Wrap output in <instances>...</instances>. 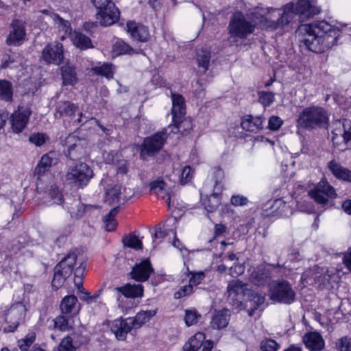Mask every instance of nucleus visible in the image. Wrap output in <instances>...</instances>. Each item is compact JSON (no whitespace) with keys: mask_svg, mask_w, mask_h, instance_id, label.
<instances>
[{"mask_svg":"<svg viewBox=\"0 0 351 351\" xmlns=\"http://www.w3.org/2000/svg\"><path fill=\"white\" fill-rule=\"evenodd\" d=\"M13 88L12 84L5 80H0V99L3 101L10 102L12 101Z\"/></svg>","mask_w":351,"mask_h":351,"instance_id":"obj_33","label":"nucleus"},{"mask_svg":"<svg viewBox=\"0 0 351 351\" xmlns=\"http://www.w3.org/2000/svg\"><path fill=\"white\" fill-rule=\"evenodd\" d=\"M92 70L97 75L105 77L108 79L112 78L114 74V66L110 63H104L103 64L92 68Z\"/></svg>","mask_w":351,"mask_h":351,"instance_id":"obj_41","label":"nucleus"},{"mask_svg":"<svg viewBox=\"0 0 351 351\" xmlns=\"http://www.w3.org/2000/svg\"><path fill=\"white\" fill-rule=\"evenodd\" d=\"M124 246L134 250H141L143 248L142 241L134 234H130L125 236L122 239Z\"/></svg>","mask_w":351,"mask_h":351,"instance_id":"obj_42","label":"nucleus"},{"mask_svg":"<svg viewBox=\"0 0 351 351\" xmlns=\"http://www.w3.org/2000/svg\"><path fill=\"white\" fill-rule=\"evenodd\" d=\"M329 123V115L324 108L312 105L304 108L298 115L296 125L298 128L308 131L326 128Z\"/></svg>","mask_w":351,"mask_h":351,"instance_id":"obj_5","label":"nucleus"},{"mask_svg":"<svg viewBox=\"0 0 351 351\" xmlns=\"http://www.w3.org/2000/svg\"><path fill=\"white\" fill-rule=\"evenodd\" d=\"M204 278V274L202 272L193 274L189 280V284L191 285L192 287L197 285L202 282V280H203Z\"/></svg>","mask_w":351,"mask_h":351,"instance_id":"obj_63","label":"nucleus"},{"mask_svg":"<svg viewBox=\"0 0 351 351\" xmlns=\"http://www.w3.org/2000/svg\"><path fill=\"white\" fill-rule=\"evenodd\" d=\"M157 310L141 311L135 317H130L134 328H138L155 316Z\"/></svg>","mask_w":351,"mask_h":351,"instance_id":"obj_27","label":"nucleus"},{"mask_svg":"<svg viewBox=\"0 0 351 351\" xmlns=\"http://www.w3.org/2000/svg\"><path fill=\"white\" fill-rule=\"evenodd\" d=\"M78 110V106L69 101H60L57 104L56 116L62 117L63 116L72 117Z\"/></svg>","mask_w":351,"mask_h":351,"instance_id":"obj_26","label":"nucleus"},{"mask_svg":"<svg viewBox=\"0 0 351 351\" xmlns=\"http://www.w3.org/2000/svg\"><path fill=\"white\" fill-rule=\"evenodd\" d=\"M61 71L64 85H73L77 83V77L75 69L69 63L62 66Z\"/></svg>","mask_w":351,"mask_h":351,"instance_id":"obj_29","label":"nucleus"},{"mask_svg":"<svg viewBox=\"0 0 351 351\" xmlns=\"http://www.w3.org/2000/svg\"><path fill=\"white\" fill-rule=\"evenodd\" d=\"M167 139V130H163L146 137L141 146L140 158L145 160L158 153L164 146Z\"/></svg>","mask_w":351,"mask_h":351,"instance_id":"obj_7","label":"nucleus"},{"mask_svg":"<svg viewBox=\"0 0 351 351\" xmlns=\"http://www.w3.org/2000/svg\"><path fill=\"white\" fill-rule=\"evenodd\" d=\"M270 298L277 302L290 304L295 301V293L289 282L278 281L271 286Z\"/></svg>","mask_w":351,"mask_h":351,"instance_id":"obj_8","label":"nucleus"},{"mask_svg":"<svg viewBox=\"0 0 351 351\" xmlns=\"http://www.w3.org/2000/svg\"><path fill=\"white\" fill-rule=\"evenodd\" d=\"M47 139V136L45 134L41 133L32 134L29 138V141L36 146H42L45 143Z\"/></svg>","mask_w":351,"mask_h":351,"instance_id":"obj_53","label":"nucleus"},{"mask_svg":"<svg viewBox=\"0 0 351 351\" xmlns=\"http://www.w3.org/2000/svg\"><path fill=\"white\" fill-rule=\"evenodd\" d=\"M93 119L95 121V123L98 125V127H99V128L103 131L104 133L106 134H109L110 130L104 127L103 125H101L98 119L93 118V117L91 115L84 114L82 112H80L79 113V117L75 120V122L77 123L84 124L86 123L88 120Z\"/></svg>","mask_w":351,"mask_h":351,"instance_id":"obj_47","label":"nucleus"},{"mask_svg":"<svg viewBox=\"0 0 351 351\" xmlns=\"http://www.w3.org/2000/svg\"><path fill=\"white\" fill-rule=\"evenodd\" d=\"M154 271L149 260H143L136 264L132 268L130 276L132 279L138 282H145L148 280L151 273Z\"/></svg>","mask_w":351,"mask_h":351,"instance_id":"obj_18","label":"nucleus"},{"mask_svg":"<svg viewBox=\"0 0 351 351\" xmlns=\"http://www.w3.org/2000/svg\"><path fill=\"white\" fill-rule=\"evenodd\" d=\"M247 202V198L243 195H234L231 197V204L235 206H243L246 205Z\"/></svg>","mask_w":351,"mask_h":351,"instance_id":"obj_61","label":"nucleus"},{"mask_svg":"<svg viewBox=\"0 0 351 351\" xmlns=\"http://www.w3.org/2000/svg\"><path fill=\"white\" fill-rule=\"evenodd\" d=\"M328 167L337 178L351 182V171L348 169L343 168L335 160H331L328 163Z\"/></svg>","mask_w":351,"mask_h":351,"instance_id":"obj_24","label":"nucleus"},{"mask_svg":"<svg viewBox=\"0 0 351 351\" xmlns=\"http://www.w3.org/2000/svg\"><path fill=\"white\" fill-rule=\"evenodd\" d=\"M203 204L208 212H213L219 205V197L216 194H212L204 199Z\"/></svg>","mask_w":351,"mask_h":351,"instance_id":"obj_45","label":"nucleus"},{"mask_svg":"<svg viewBox=\"0 0 351 351\" xmlns=\"http://www.w3.org/2000/svg\"><path fill=\"white\" fill-rule=\"evenodd\" d=\"M205 340V335L202 332H197L184 344V349H189L192 351H197L202 346L203 341Z\"/></svg>","mask_w":351,"mask_h":351,"instance_id":"obj_34","label":"nucleus"},{"mask_svg":"<svg viewBox=\"0 0 351 351\" xmlns=\"http://www.w3.org/2000/svg\"><path fill=\"white\" fill-rule=\"evenodd\" d=\"M87 143L75 135L69 134L65 140L66 156L71 160L81 158L86 154Z\"/></svg>","mask_w":351,"mask_h":351,"instance_id":"obj_10","label":"nucleus"},{"mask_svg":"<svg viewBox=\"0 0 351 351\" xmlns=\"http://www.w3.org/2000/svg\"><path fill=\"white\" fill-rule=\"evenodd\" d=\"M121 186L116 184L106 192L105 201L109 204L118 203L120 200Z\"/></svg>","mask_w":351,"mask_h":351,"instance_id":"obj_39","label":"nucleus"},{"mask_svg":"<svg viewBox=\"0 0 351 351\" xmlns=\"http://www.w3.org/2000/svg\"><path fill=\"white\" fill-rule=\"evenodd\" d=\"M320 9L315 5L313 0H295L284 7L283 12L280 10H268L265 19L267 27L271 30L282 28L291 22L295 16L301 21H306L319 14Z\"/></svg>","mask_w":351,"mask_h":351,"instance_id":"obj_2","label":"nucleus"},{"mask_svg":"<svg viewBox=\"0 0 351 351\" xmlns=\"http://www.w3.org/2000/svg\"><path fill=\"white\" fill-rule=\"evenodd\" d=\"M35 339V333L27 334L23 339L18 341V346L21 351H27Z\"/></svg>","mask_w":351,"mask_h":351,"instance_id":"obj_48","label":"nucleus"},{"mask_svg":"<svg viewBox=\"0 0 351 351\" xmlns=\"http://www.w3.org/2000/svg\"><path fill=\"white\" fill-rule=\"evenodd\" d=\"M93 176V171L87 164L79 162L69 168L65 177L69 184L82 189Z\"/></svg>","mask_w":351,"mask_h":351,"instance_id":"obj_6","label":"nucleus"},{"mask_svg":"<svg viewBox=\"0 0 351 351\" xmlns=\"http://www.w3.org/2000/svg\"><path fill=\"white\" fill-rule=\"evenodd\" d=\"M36 191L39 193H48L49 197L53 201V203L60 204L62 202L63 196L62 193L56 186L45 187L43 180L39 178L36 182Z\"/></svg>","mask_w":351,"mask_h":351,"instance_id":"obj_21","label":"nucleus"},{"mask_svg":"<svg viewBox=\"0 0 351 351\" xmlns=\"http://www.w3.org/2000/svg\"><path fill=\"white\" fill-rule=\"evenodd\" d=\"M263 119L261 117L247 115L242 121L241 126L243 130L256 132L263 128Z\"/></svg>","mask_w":351,"mask_h":351,"instance_id":"obj_25","label":"nucleus"},{"mask_svg":"<svg viewBox=\"0 0 351 351\" xmlns=\"http://www.w3.org/2000/svg\"><path fill=\"white\" fill-rule=\"evenodd\" d=\"M280 346L273 339H265L261 342V348L263 351H277Z\"/></svg>","mask_w":351,"mask_h":351,"instance_id":"obj_52","label":"nucleus"},{"mask_svg":"<svg viewBox=\"0 0 351 351\" xmlns=\"http://www.w3.org/2000/svg\"><path fill=\"white\" fill-rule=\"evenodd\" d=\"M201 315L199 314L196 310H186L184 322L187 326H193L197 323L198 319L200 318Z\"/></svg>","mask_w":351,"mask_h":351,"instance_id":"obj_49","label":"nucleus"},{"mask_svg":"<svg viewBox=\"0 0 351 351\" xmlns=\"http://www.w3.org/2000/svg\"><path fill=\"white\" fill-rule=\"evenodd\" d=\"M244 272V266L239 261L234 263L233 265L229 268V274L232 277L238 276Z\"/></svg>","mask_w":351,"mask_h":351,"instance_id":"obj_59","label":"nucleus"},{"mask_svg":"<svg viewBox=\"0 0 351 351\" xmlns=\"http://www.w3.org/2000/svg\"><path fill=\"white\" fill-rule=\"evenodd\" d=\"M77 255L75 252H69L56 266L64 271V275H71L77 263Z\"/></svg>","mask_w":351,"mask_h":351,"instance_id":"obj_23","label":"nucleus"},{"mask_svg":"<svg viewBox=\"0 0 351 351\" xmlns=\"http://www.w3.org/2000/svg\"><path fill=\"white\" fill-rule=\"evenodd\" d=\"M166 184L162 180H156L150 184V189L156 194L162 195V198L165 199L168 205L171 203V196L166 192Z\"/></svg>","mask_w":351,"mask_h":351,"instance_id":"obj_35","label":"nucleus"},{"mask_svg":"<svg viewBox=\"0 0 351 351\" xmlns=\"http://www.w3.org/2000/svg\"><path fill=\"white\" fill-rule=\"evenodd\" d=\"M343 263L348 269L351 271V248L344 254Z\"/></svg>","mask_w":351,"mask_h":351,"instance_id":"obj_64","label":"nucleus"},{"mask_svg":"<svg viewBox=\"0 0 351 351\" xmlns=\"http://www.w3.org/2000/svg\"><path fill=\"white\" fill-rule=\"evenodd\" d=\"M172 119L176 128L180 131V125L182 123V119L186 114V108L184 100L182 95L172 94Z\"/></svg>","mask_w":351,"mask_h":351,"instance_id":"obj_16","label":"nucleus"},{"mask_svg":"<svg viewBox=\"0 0 351 351\" xmlns=\"http://www.w3.org/2000/svg\"><path fill=\"white\" fill-rule=\"evenodd\" d=\"M110 327L111 332L119 341L125 340L127 335L134 328L131 319L129 317L117 319L111 322Z\"/></svg>","mask_w":351,"mask_h":351,"instance_id":"obj_17","label":"nucleus"},{"mask_svg":"<svg viewBox=\"0 0 351 351\" xmlns=\"http://www.w3.org/2000/svg\"><path fill=\"white\" fill-rule=\"evenodd\" d=\"M53 162V159L49 154L43 156L35 169V173L39 176L43 175L51 167Z\"/></svg>","mask_w":351,"mask_h":351,"instance_id":"obj_36","label":"nucleus"},{"mask_svg":"<svg viewBox=\"0 0 351 351\" xmlns=\"http://www.w3.org/2000/svg\"><path fill=\"white\" fill-rule=\"evenodd\" d=\"M120 13L114 3H110L108 6L98 9L97 19L103 26H110L116 23L119 19Z\"/></svg>","mask_w":351,"mask_h":351,"instance_id":"obj_15","label":"nucleus"},{"mask_svg":"<svg viewBox=\"0 0 351 351\" xmlns=\"http://www.w3.org/2000/svg\"><path fill=\"white\" fill-rule=\"evenodd\" d=\"M69 212L72 217H74L77 219L81 218L85 213V206L78 202L76 205V208H70Z\"/></svg>","mask_w":351,"mask_h":351,"instance_id":"obj_55","label":"nucleus"},{"mask_svg":"<svg viewBox=\"0 0 351 351\" xmlns=\"http://www.w3.org/2000/svg\"><path fill=\"white\" fill-rule=\"evenodd\" d=\"M110 293L116 298L118 302H121V297L123 295V291L121 287H110L108 288Z\"/></svg>","mask_w":351,"mask_h":351,"instance_id":"obj_62","label":"nucleus"},{"mask_svg":"<svg viewBox=\"0 0 351 351\" xmlns=\"http://www.w3.org/2000/svg\"><path fill=\"white\" fill-rule=\"evenodd\" d=\"M303 341L306 347L311 351H322L324 348V340L322 335L317 332L305 334L303 337Z\"/></svg>","mask_w":351,"mask_h":351,"instance_id":"obj_20","label":"nucleus"},{"mask_svg":"<svg viewBox=\"0 0 351 351\" xmlns=\"http://www.w3.org/2000/svg\"><path fill=\"white\" fill-rule=\"evenodd\" d=\"M283 121L277 116H272L268 121L269 128L271 130H278L282 125Z\"/></svg>","mask_w":351,"mask_h":351,"instance_id":"obj_57","label":"nucleus"},{"mask_svg":"<svg viewBox=\"0 0 351 351\" xmlns=\"http://www.w3.org/2000/svg\"><path fill=\"white\" fill-rule=\"evenodd\" d=\"M41 58L47 64L60 65L64 59L63 45L56 42L48 44L43 49Z\"/></svg>","mask_w":351,"mask_h":351,"instance_id":"obj_13","label":"nucleus"},{"mask_svg":"<svg viewBox=\"0 0 351 351\" xmlns=\"http://www.w3.org/2000/svg\"><path fill=\"white\" fill-rule=\"evenodd\" d=\"M55 327L62 331H67L69 329L67 319L64 316H59L54 320Z\"/></svg>","mask_w":351,"mask_h":351,"instance_id":"obj_54","label":"nucleus"},{"mask_svg":"<svg viewBox=\"0 0 351 351\" xmlns=\"http://www.w3.org/2000/svg\"><path fill=\"white\" fill-rule=\"evenodd\" d=\"M310 196L318 204H327L329 198H335V189L326 180H322L313 190L309 191Z\"/></svg>","mask_w":351,"mask_h":351,"instance_id":"obj_11","label":"nucleus"},{"mask_svg":"<svg viewBox=\"0 0 351 351\" xmlns=\"http://www.w3.org/2000/svg\"><path fill=\"white\" fill-rule=\"evenodd\" d=\"M32 111L29 108L19 106L10 117L11 128L13 132L19 134L26 128Z\"/></svg>","mask_w":351,"mask_h":351,"instance_id":"obj_14","label":"nucleus"},{"mask_svg":"<svg viewBox=\"0 0 351 351\" xmlns=\"http://www.w3.org/2000/svg\"><path fill=\"white\" fill-rule=\"evenodd\" d=\"M258 101L265 107L269 106L274 101V94L272 92L259 91Z\"/></svg>","mask_w":351,"mask_h":351,"instance_id":"obj_50","label":"nucleus"},{"mask_svg":"<svg viewBox=\"0 0 351 351\" xmlns=\"http://www.w3.org/2000/svg\"><path fill=\"white\" fill-rule=\"evenodd\" d=\"M333 127L332 141L334 145H337L339 137L343 136L344 145L339 149L351 148V121L347 119L337 120L333 123Z\"/></svg>","mask_w":351,"mask_h":351,"instance_id":"obj_9","label":"nucleus"},{"mask_svg":"<svg viewBox=\"0 0 351 351\" xmlns=\"http://www.w3.org/2000/svg\"><path fill=\"white\" fill-rule=\"evenodd\" d=\"M227 293L230 303L239 311L246 309L250 317L254 315V311L264 303L265 300L264 295L248 289L247 285L239 280H232L229 282Z\"/></svg>","mask_w":351,"mask_h":351,"instance_id":"obj_3","label":"nucleus"},{"mask_svg":"<svg viewBox=\"0 0 351 351\" xmlns=\"http://www.w3.org/2000/svg\"><path fill=\"white\" fill-rule=\"evenodd\" d=\"M77 302V299L73 295L65 296L62 300L60 304V308L62 312L64 314L71 313L73 309L75 307Z\"/></svg>","mask_w":351,"mask_h":351,"instance_id":"obj_40","label":"nucleus"},{"mask_svg":"<svg viewBox=\"0 0 351 351\" xmlns=\"http://www.w3.org/2000/svg\"><path fill=\"white\" fill-rule=\"evenodd\" d=\"M121 287L123 291V295L128 298L141 297L143 293V286L141 285H132L127 284Z\"/></svg>","mask_w":351,"mask_h":351,"instance_id":"obj_32","label":"nucleus"},{"mask_svg":"<svg viewBox=\"0 0 351 351\" xmlns=\"http://www.w3.org/2000/svg\"><path fill=\"white\" fill-rule=\"evenodd\" d=\"M64 271L61 269H59L57 266L55 267V272L53 275V278L52 280V287L55 289H58L61 287L64 283L66 278H68L71 275H64Z\"/></svg>","mask_w":351,"mask_h":351,"instance_id":"obj_43","label":"nucleus"},{"mask_svg":"<svg viewBox=\"0 0 351 351\" xmlns=\"http://www.w3.org/2000/svg\"><path fill=\"white\" fill-rule=\"evenodd\" d=\"M230 312L228 309H223L215 313L213 316L211 326L213 328L221 329L226 328L229 323Z\"/></svg>","mask_w":351,"mask_h":351,"instance_id":"obj_22","label":"nucleus"},{"mask_svg":"<svg viewBox=\"0 0 351 351\" xmlns=\"http://www.w3.org/2000/svg\"><path fill=\"white\" fill-rule=\"evenodd\" d=\"M193 292V287L191 285H184L182 287L179 291H176L174 294L176 298L179 299L182 297L190 295Z\"/></svg>","mask_w":351,"mask_h":351,"instance_id":"obj_60","label":"nucleus"},{"mask_svg":"<svg viewBox=\"0 0 351 351\" xmlns=\"http://www.w3.org/2000/svg\"><path fill=\"white\" fill-rule=\"evenodd\" d=\"M339 351H351V339L347 337L341 338L337 343Z\"/></svg>","mask_w":351,"mask_h":351,"instance_id":"obj_56","label":"nucleus"},{"mask_svg":"<svg viewBox=\"0 0 351 351\" xmlns=\"http://www.w3.org/2000/svg\"><path fill=\"white\" fill-rule=\"evenodd\" d=\"M26 36L25 22L14 19L10 24V31L6 38L8 45L19 46L25 40Z\"/></svg>","mask_w":351,"mask_h":351,"instance_id":"obj_12","label":"nucleus"},{"mask_svg":"<svg viewBox=\"0 0 351 351\" xmlns=\"http://www.w3.org/2000/svg\"><path fill=\"white\" fill-rule=\"evenodd\" d=\"M70 34L73 45L81 49L93 47L91 40L87 36L78 32H74Z\"/></svg>","mask_w":351,"mask_h":351,"instance_id":"obj_30","label":"nucleus"},{"mask_svg":"<svg viewBox=\"0 0 351 351\" xmlns=\"http://www.w3.org/2000/svg\"><path fill=\"white\" fill-rule=\"evenodd\" d=\"M210 57V51L206 49H202L197 53L198 66L202 68L204 72L208 69Z\"/></svg>","mask_w":351,"mask_h":351,"instance_id":"obj_37","label":"nucleus"},{"mask_svg":"<svg viewBox=\"0 0 351 351\" xmlns=\"http://www.w3.org/2000/svg\"><path fill=\"white\" fill-rule=\"evenodd\" d=\"M192 178V170L190 166H185L182 171L180 176V183L185 184L188 183Z\"/></svg>","mask_w":351,"mask_h":351,"instance_id":"obj_58","label":"nucleus"},{"mask_svg":"<svg viewBox=\"0 0 351 351\" xmlns=\"http://www.w3.org/2000/svg\"><path fill=\"white\" fill-rule=\"evenodd\" d=\"M112 56L117 57L123 54H133L135 50L123 40H117L112 46Z\"/></svg>","mask_w":351,"mask_h":351,"instance_id":"obj_31","label":"nucleus"},{"mask_svg":"<svg viewBox=\"0 0 351 351\" xmlns=\"http://www.w3.org/2000/svg\"><path fill=\"white\" fill-rule=\"evenodd\" d=\"M127 30L131 37L138 41L146 42L149 36L147 27L134 21H128L127 23Z\"/></svg>","mask_w":351,"mask_h":351,"instance_id":"obj_19","label":"nucleus"},{"mask_svg":"<svg viewBox=\"0 0 351 351\" xmlns=\"http://www.w3.org/2000/svg\"><path fill=\"white\" fill-rule=\"evenodd\" d=\"M51 17L60 30L64 32L65 34H71V25L68 21L63 19L59 15L56 14H51Z\"/></svg>","mask_w":351,"mask_h":351,"instance_id":"obj_44","label":"nucleus"},{"mask_svg":"<svg viewBox=\"0 0 351 351\" xmlns=\"http://www.w3.org/2000/svg\"><path fill=\"white\" fill-rule=\"evenodd\" d=\"M257 14L258 10L252 12L250 14H247V15H244L239 12L234 13L228 25V30L230 34V38L235 42L237 41V38L241 39L247 38L254 31L258 21L263 23L264 26L267 29V25L268 23H266L265 19L267 14L265 16L260 14V17L257 16ZM268 29H271L268 28Z\"/></svg>","mask_w":351,"mask_h":351,"instance_id":"obj_4","label":"nucleus"},{"mask_svg":"<svg viewBox=\"0 0 351 351\" xmlns=\"http://www.w3.org/2000/svg\"><path fill=\"white\" fill-rule=\"evenodd\" d=\"M296 34L300 43L309 51L322 53L337 45L341 32L322 21L300 25Z\"/></svg>","mask_w":351,"mask_h":351,"instance_id":"obj_1","label":"nucleus"},{"mask_svg":"<svg viewBox=\"0 0 351 351\" xmlns=\"http://www.w3.org/2000/svg\"><path fill=\"white\" fill-rule=\"evenodd\" d=\"M119 212V207H115L111 209V210L104 217V223L105 229L107 231H112L116 228L117 221L115 220V216Z\"/></svg>","mask_w":351,"mask_h":351,"instance_id":"obj_38","label":"nucleus"},{"mask_svg":"<svg viewBox=\"0 0 351 351\" xmlns=\"http://www.w3.org/2000/svg\"><path fill=\"white\" fill-rule=\"evenodd\" d=\"M269 278L268 271L263 265H258L253 269L250 275L251 281L257 285L265 283Z\"/></svg>","mask_w":351,"mask_h":351,"instance_id":"obj_28","label":"nucleus"},{"mask_svg":"<svg viewBox=\"0 0 351 351\" xmlns=\"http://www.w3.org/2000/svg\"><path fill=\"white\" fill-rule=\"evenodd\" d=\"M19 58V54L18 53L12 52L11 50L8 53L3 55L2 58L1 68L5 69L11 67L12 64L17 62Z\"/></svg>","mask_w":351,"mask_h":351,"instance_id":"obj_46","label":"nucleus"},{"mask_svg":"<svg viewBox=\"0 0 351 351\" xmlns=\"http://www.w3.org/2000/svg\"><path fill=\"white\" fill-rule=\"evenodd\" d=\"M58 351H75L76 347L73 343V339L70 336L63 338L58 348Z\"/></svg>","mask_w":351,"mask_h":351,"instance_id":"obj_51","label":"nucleus"}]
</instances>
